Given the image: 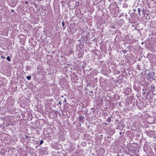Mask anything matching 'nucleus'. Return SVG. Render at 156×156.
Wrapping results in <instances>:
<instances>
[{"label": "nucleus", "instance_id": "nucleus-29", "mask_svg": "<svg viewBox=\"0 0 156 156\" xmlns=\"http://www.w3.org/2000/svg\"><path fill=\"white\" fill-rule=\"evenodd\" d=\"M1 57H2V58H5V57H3V56H1Z\"/></svg>", "mask_w": 156, "mask_h": 156}, {"label": "nucleus", "instance_id": "nucleus-23", "mask_svg": "<svg viewBox=\"0 0 156 156\" xmlns=\"http://www.w3.org/2000/svg\"><path fill=\"white\" fill-rule=\"evenodd\" d=\"M90 92L91 94L93 93V92L92 91H90Z\"/></svg>", "mask_w": 156, "mask_h": 156}, {"label": "nucleus", "instance_id": "nucleus-38", "mask_svg": "<svg viewBox=\"0 0 156 156\" xmlns=\"http://www.w3.org/2000/svg\"><path fill=\"white\" fill-rule=\"evenodd\" d=\"M154 94L156 95V93L155 94Z\"/></svg>", "mask_w": 156, "mask_h": 156}, {"label": "nucleus", "instance_id": "nucleus-11", "mask_svg": "<svg viewBox=\"0 0 156 156\" xmlns=\"http://www.w3.org/2000/svg\"><path fill=\"white\" fill-rule=\"evenodd\" d=\"M110 27L112 28H115V26L113 24H111L110 26Z\"/></svg>", "mask_w": 156, "mask_h": 156}, {"label": "nucleus", "instance_id": "nucleus-24", "mask_svg": "<svg viewBox=\"0 0 156 156\" xmlns=\"http://www.w3.org/2000/svg\"><path fill=\"white\" fill-rule=\"evenodd\" d=\"M25 3H26V4H27L28 3V2L27 1H26L25 2Z\"/></svg>", "mask_w": 156, "mask_h": 156}, {"label": "nucleus", "instance_id": "nucleus-16", "mask_svg": "<svg viewBox=\"0 0 156 156\" xmlns=\"http://www.w3.org/2000/svg\"><path fill=\"white\" fill-rule=\"evenodd\" d=\"M127 51L126 50H124L123 51V52H124V53H125Z\"/></svg>", "mask_w": 156, "mask_h": 156}, {"label": "nucleus", "instance_id": "nucleus-17", "mask_svg": "<svg viewBox=\"0 0 156 156\" xmlns=\"http://www.w3.org/2000/svg\"><path fill=\"white\" fill-rule=\"evenodd\" d=\"M66 102V98H65V100H64L63 102L65 103Z\"/></svg>", "mask_w": 156, "mask_h": 156}, {"label": "nucleus", "instance_id": "nucleus-9", "mask_svg": "<svg viewBox=\"0 0 156 156\" xmlns=\"http://www.w3.org/2000/svg\"><path fill=\"white\" fill-rule=\"evenodd\" d=\"M25 137L26 138L27 140L28 138H29L30 139L31 138L30 136H29L27 135H25Z\"/></svg>", "mask_w": 156, "mask_h": 156}, {"label": "nucleus", "instance_id": "nucleus-28", "mask_svg": "<svg viewBox=\"0 0 156 156\" xmlns=\"http://www.w3.org/2000/svg\"><path fill=\"white\" fill-rule=\"evenodd\" d=\"M144 44V42H142V43H141V44Z\"/></svg>", "mask_w": 156, "mask_h": 156}, {"label": "nucleus", "instance_id": "nucleus-37", "mask_svg": "<svg viewBox=\"0 0 156 156\" xmlns=\"http://www.w3.org/2000/svg\"><path fill=\"white\" fill-rule=\"evenodd\" d=\"M98 8H100V7L99 6V7H98Z\"/></svg>", "mask_w": 156, "mask_h": 156}, {"label": "nucleus", "instance_id": "nucleus-20", "mask_svg": "<svg viewBox=\"0 0 156 156\" xmlns=\"http://www.w3.org/2000/svg\"><path fill=\"white\" fill-rule=\"evenodd\" d=\"M143 73H144V74H144V75L145 74H146V72H144L143 73H141V75H143Z\"/></svg>", "mask_w": 156, "mask_h": 156}, {"label": "nucleus", "instance_id": "nucleus-14", "mask_svg": "<svg viewBox=\"0 0 156 156\" xmlns=\"http://www.w3.org/2000/svg\"><path fill=\"white\" fill-rule=\"evenodd\" d=\"M44 143V141L42 140H41L40 142V144L41 145Z\"/></svg>", "mask_w": 156, "mask_h": 156}, {"label": "nucleus", "instance_id": "nucleus-25", "mask_svg": "<svg viewBox=\"0 0 156 156\" xmlns=\"http://www.w3.org/2000/svg\"><path fill=\"white\" fill-rule=\"evenodd\" d=\"M62 103L61 102H59V103H58V104H61Z\"/></svg>", "mask_w": 156, "mask_h": 156}, {"label": "nucleus", "instance_id": "nucleus-33", "mask_svg": "<svg viewBox=\"0 0 156 156\" xmlns=\"http://www.w3.org/2000/svg\"><path fill=\"white\" fill-rule=\"evenodd\" d=\"M103 73V74H104V75H106V74H105V73Z\"/></svg>", "mask_w": 156, "mask_h": 156}, {"label": "nucleus", "instance_id": "nucleus-30", "mask_svg": "<svg viewBox=\"0 0 156 156\" xmlns=\"http://www.w3.org/2000/svg\"><path fill=\"white\" fill-rule=\"evenodd\" d=\"M130 22L131 23H133V21H131V22Z\"/></svg>", "mask_w": 156, "mask_h": 156}, {"label": "nucleus", "instance_id": "nucleus-21", "mask_svg": "<svg viewBox=\"0 0 156 156\" xmlns=\"http://www.w3.org/2000/svg\"><path fill=\"white\" fill-rule=\"evenodd\" d=\"M115 7H116V8H119V7H118V6H117V5H115Z\"/></svg>", "mask_w": 156, "mask_h": 156}, {"label": "nucleus", "instance_id": "nucleus-36", "mask_svg": "<svg viewBox=\"0 0 156 156\" xmlns=\"http://www.w3.org/2000/svg\"><path fill=\"white\" fill-rule=\"evenodd\" d=\"M98 8H100V7L99 6V7H98Z\"/></svg>", "mask_w": 156, "mask_h": 156}, {"label": "nucleus", "instance_id": "nucleus-26", "mask_svg": "<svg viewBox=\"0 0 156 156\" xmlns=\"http://www.w3.org/2000/svg\"><path fill=\"white\" fill-rule=\"evenodd\" d=\"M133 11L134 12H135L136 11V9H133Z\"/></svg>", "mask_w": 156, "mask_h": 156}, {"label": "nucleus", "instance_id": "nucleus-7", "mask_svg": "<svg viewBox=\"0 0 156 156\" xmlns=\"http://www.w3.org/2000/svg\"><path fill=\"white\" fill-rule=\"evenodd\" d=\"M111 118H112V116H111V117H109L107 119H106V121L108 122H109L111 121Z\"/></svg>", "mask_w": 156, "mask_h": 156}, {"label": "nucleus", "instance_id": "nucleus-5", "mask_svg": "<svg viewBox=\"0 0 156 156\" xmlns=\"http://www.w3.org/2000/svg\"><path fill=\"white\" fill-rule=\"evenodd\" d=\"M128 7V5L125 2L123 4V8H126Z\"/></svg>", "mask_w": 156, "mask_h": 156}, {"label": "nucleus", "instance_id": "nucleus-4", "mask_svg": "<svg viewBox=\"0 0 156 156\" xmlns=\"http://www.w3.org/2000/svg\"><path fill=\"white\" fill-rule=\"evenodd\" d=\"M16 3V2H12L10 4V6L12 7H14L15 6Z\"/></svg>", "mask_w": 156, "mask_h": 156}, {"label": "nucleus", "instance_id": "nucleus-1", "mask_svg": "<svg viewBox=\"0 0 156 156\" xmlns=\"http://www.w3.org/2000/svg\"><path fill=\"white\" fill-rule=\"evenodd\" d=\"M154 72L153 71H152V72H150L148 74H147L146 77L147 79L149 80L151 78L153 79V77L154 76Z\"/></svg>", "mask_w": 156, "mask_h": 156}, {"label": "nucleus", "instance_id": "nucleus-3", "mask_svg": "<svg viewBox=\"0 0 156 156\" xmlns=\"http://www.w3.org/2000/svg\"><path fill=\"white\" fill-rule=\"evenodd\" d=\"M79 121L83 122L84 121L85 118L83 116L81 115L79 117Z\"/></svg>", "mask_w": 156, "mask_h": 156}, {"label": "nucleus", "instance_id": "nucleus-6", "mask_svg": "<svg viewBox=\"0 0 156 156\" xmlns=\"http://www.w3.org/2000/svg\"><path fill=\"white\" fill-rule=\"evenodd\" d=\"M62 28L63 30L65 29L66 26H65V23L64 22H62Z\"/></svg>", "mask_w": 156, "mask_h": 156}, {"label": "nucleus", "instance_id": "nucleus-2", "mask_svg": "<svg viewBox=\"0 0 156 156\" xmlns=\"http://www.w3.org/2000/svg\"><path fill=\"white\" fill-rule=\"evenodd\" d=\"M70 105L66 103L64 105V110L66 112H68L69 111V107L70 106Z\"/></svg>", "mask_w": 156, "mask_h": 156}, {"label": "nucleus", "instance_id": "nucleus-31", "mask_svg": "<svg viewBox=\"0 0 156 156\" xmlns=\"http://www.w3.org/2000/svg\"><path fill=\"white\" fill-rule=\"evenodd\" d=\"M34 5H35V6H36H36L37 5H36V4H35Z\"/></svg>", "mask_w": 156, "mask_h": 156}, {"label": "nucleus", "instance_id": "nucleus-32", "mask_svg": "<svg viewBox=\"0 0 156 156\" xmlns=\"http://www.w3.org/2000/svg\"><path fill=\"white\" fill-rule=\"evenodd\" d=\"M125 1L127 2L128 0H124Z\"/></svg>", "mask_w": 156, "mask_h": 156}, {"label": "nucleus", "instance_id": "nucleus-19", "mask_svg": "<svg viewBox=\"0 0 156 156\" xmlns=\"http://www.w3.org/2000/svg\"><path fill=\"white\" fill-rule=\"evenodd\" d=\"M112 133H113V134L114 133H115V130L114 129H113L112 131Z\"/></svg>", "mask_w": 156, "mask_h": 156}, {"label": "nucleus", "instance_id": "nucleus-15", "mask_svg": "<svg viewBox=\"0 0 156 156\" xmlns=\"http://www.w3.org/2000/svg\"><path fill=\"white\" fill-rule=\"evenodd\" d=\"M76 5L75 6V7H76V5H78L79 4V2H76Z\"/></svg>", "mask_w": 156, "mask_h": 156}, {"label": "nucleus", "instance_id": "nucleus-18", "mask_svg": "<svg viewBox=\"0 0 156 156\" xmlns=\"http://www.w3.org/2000/svg\"><path fill=\"white\" fill-rule=\"evenodd\" d=\"M11 12H15V11L14 10H13V9H12L11 10Z\"/></svg>", "mask_w": 156, "mask_h": 156}, {"label": "nucleus", "instance_id": "nucleus-10", "mask_svg": "<svg viewBox=\"0 0 156 156\" xmlns=\"http://www.w3.org/2000/svg\"><path fill=\"white\" fill-rule=\"evenodd\" d=\"M150 87L151 88V90H154L155 89V87L154 85H151Z\"/></svg>", "mask_w": 156, "mask_h": 156}, {"label": "nucleus", "instance_id": "nucleus-8", "mask_svg": "<svg viewBox=\"0 0 156 156\" xmlns=\"http://www.w3.org/2000/svg\"><path fill=\"white\" fill-rule=\"evenodd\" d=\"M137 10L138 13V14L140 16L141 15V14L140 13L141 12V9L140 8H138L137 9Z\"/></svg>", "mask_w": 156, "mask_h": 156}, {"label": "nucleus", "instance_id": "nucleus-13", "mask_svg": "<svg viewBox=\"0 0 156 156\" xmlns=\"http://www.w3.org/2000/svg\"><path fill=\"white\" fill-rule=\"evenodd\" d=\"M27 80H30L31 78V76H27Z\"/></svg>", "mask_w": 156, "mask_h": 156}, {"label": "nucleus", "instance_id": "nucleus-22", "mask_svg": "<svg viewBox=\"0 0 156 156\" xmlns=\"http://www.w3.org/2000/svg\"><path fill=\"white\" fill-rule=\"evenodd\" d=\"M97 39L96 38H95L93 40V41H95Z\"/></svg>", "mask_w": 156, "mask_h": 156}, {"label": "nucleus", "instance_id": "nucleus-12", "mask_svg": "<svg viewBox=\"0 0 156 156\" xmlns=\"http://www.w3.org/2000/svg\"><path fill=\"white\" fill-rule=\"evenodd\" d=\"M6 59L8 61L10 62L11 61L10 57L9 56H8L6 58Z\"/></svg>", "mask_w": 156, "mask_h": 156}, {"label": "nucleus", "instance_id": "nucleus-27", "mask_svg": "<svg viewBox=\"0 0 156 156\" xmlns=\"http://www.w3.org/2000/svg\"><path fill=\"white\" fill-rule=\"evenodd\" d=\"M144 9H143V10H142V12H144Z\"/></svg>", "mask_w": 156, "mask_h": 156}, {"label": "nucleus", "instance_id": "nucleus-34", "mask_svg": "<svg viewBox=\"0 0 156 156\" xmlns=\"http://www.w3.org/2000/svg\"><path fill=\"white\" fill-rule=\"evenodd\" d=\"M119 154H117V156H119Z\"/></svg>", "mask_w": 156, "mask_h": 156}, {"label": "nucleus", "instance_id": "nucleus-35", "mask_svg": "<svg viewBox=\"0 0 156 156\" xmlns=\"http://www.w3.org/2000/svg\"><path fill=\"white\" fill-rule=\"evenodd\" d=\"M105 124H107V125L108 124L106 123H105Z\"/></svg>", "mask_w": 156, "mask_h": 156}]
</instances>
